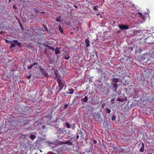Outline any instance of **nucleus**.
I'll return each instance as SVG.
<instances>
[{
    "label": "nucleus",
    "instance_id": "f257e3e1",
    "mask_svg": "<svg viewBox=\"0 0 154 154\" xmlns=\"http://www.w3.org/2000/svg\"><path fill=\"white\" fill-rule=\"evenodd\" d=\"M119 82V79L115 78H113L112 79L111 84L112 86L111 89L114 92H116L117 89V83Z\"/></svg>",
    "mask_w": 154,
    "mask_h": 154
},
{
    "label": "nucleus",
    "instance_id": "f03ea898",
    "mask_svg": "<svg viewBox=\"0 0 154 154\" xmlns=\"http://www.w3.org/2000/svg\"><path fill=\"white\" fill-rule=\"evenodd\" d=\"M57 82L58 84L59 87L58 91L60 92L63 89V88L65 85V82L63 80H58V79H57Z\"/></svg>",
    "mask_w": 154,
    "mask_h": 154
},
{
    "label": "nucleus",
    "instance_id": "7ed1b4c3",
    "mask_svg": "<svg viewBox=\"0 0 154 154\" xmlns=\"http://www.w3.org/2000/svg\"><path fill=\"white\" fill-rule=\"evenodd\" d=\"M119 28L122 30H127L129 29V26L128 25H125L123 24L119 25Z\"/></svg>",
    "mask_w": 154,
    "mask_h": 154
},
{
    "label": "nucleus",
    "instance_id": "20e7f679",
    "mask_svg": "<svg viewBox=\"0 0 154 154\" xmlns=\"http://www.w3.org/2000/svg\"><path fill=\"white\" fill-rule=\"evenodd\" d=\"M42 73L46 77H48L49 76L48 74L46 71L44 69H40Z\"/></svg>",
    "mask_w": 154,
    "mask_h": 154
},
{
    "label": "nucleus",
    "instance_id": "39448f33",
    "mask_svg": "<svg viewBox=\"0 0 154 154\" xmlns=\"http://www.w3.org/2000/svg\"><path fill=\"white\" fill-rule=\"evenodd\" d=\"M61 143L60 144H66L70 146L72 144V142L69 140H68L66 142H61Z\"/></svg>",
    "mask_w": 154,
    "mask_h": 154
},
{
    "label": "nucleus",
    "instance_id": "423d86ee",
    "mask_svg": "<svg viewBox=\"0 0 154 154\" xmlns=\"http://www.w3.org/2000/svg\"><path fill=\"white\" fill-rule=\"evenodd\" d=\"M54 74L55 75V79L57 80V79H58V80H60V75L57 73L56 72H54Z\"/></svg>",
    "mask_w": 154,
    "mask_h": 154
},
{
    "label": "nucleus",
    "instance_id": "0eeeda50",
    "mask_svg": "<svg viewBox=\"0 0 154 154\" xmlns=\"http://www.w3.org/2000/svg\"><path fill=\"white\" fill-rule=\"evenodd\" d=\"M38 63L37 62H35L33 63L32 65L30 66H29L27 67L28 69H31L34 66L38 64Z\"/></svg>",
    "mask_w": 154,
    "mask_h": 154
},
{
    "label": "nucleus",
    "instance_id": "6e6552de",
    "mask_svg": "<svg viewBox=\"0 0 154 154\" xmlns=\"http://www.w3.org/2000/svg\"><path fill=\"white\" fill-rule=\"evenodd\" d=\"M85 42L86 43V46L87 47H88L90 46V45L89 44V40H88V38L86 39V40H85Z\"/></svg>",
    "mask_w": 154,
    "mask_h": 154
},
{
    "label": "nucleus",
    "instance_id": "1a4fd4ad",
    "mask_svg": "<svg viewBox=\"0 0 154 154\" xmlns=\"http://www.w3.org/2000/svg\"><path fill=\"white\" fill-rule=\"evenodd\" d=\"M142 146L140 149V152H143L144 150V145L143 143H142Z\"/></svg>",
    "mask_w": 154,
    "mask_h": 154
},
{
    "label": "nucleus",
    "instance_id": "9d476101",
    "mask_svg": "<svg viewBox=\"0 0 154 154\" xmlns=\"http://www.w3.org/2000/svg\"><path fill=\"white\" fill-rule=\"evenodd\" d=\"M13 42L14 43L16 44V45L18 46H20L21 45V43L20 42H18L17 40H14Z\"/></svg>",
    "mask_w": 154,
    "mask_h": 154
},
{
    "label": "nucleus",
    "instance_id": "9b49d317",
    "mask_svg": "<svg viewBox=\"0 0 154 154\" xmlns=\"http://www.w3.org/2000/svg\"><path fill=\"white\" fill-rule=\"evenodd\" d=\"M55 51V53L56 54H58L59 53H60V49L57 47L56 48Z\"/></svg>",
    "mask_w": 154,
    "mask_h": 154
},
{
    "label": "nucleus",
    "instance_id": "f8f14e48",
    "mask_svg": "<svg viewBox=\"0 0 154 154\" xmlns=\"http://www.w3.org/2000/svg\"><path fill=\"white\" fill-rule=\"evenodd\" d=\"M36 136L34 135H31L30 136V138L32 140H33L36 137Z\"/></svg>",
    "mask_w": 154,
    "mask_h": 154
},
{
    "label": "nucleus",
    "instance_id": "ddd939ff",
    "mask_svg": "<svg viewBox=\"0 0 154 154\" xmlns=\"http://www.w3.org/2000/svg\"><path fill=\"white\" fill-rule=\"evenodd\" d=\"M46 46L47 47L48 49H51L53 51L54 50V48L52 46H49L48 45H46Z\"/></svg>",
    "mask_w": 154,
    "mask_h": 154
},
{
    "label": "nucleus",
    "instance_id": "4468645a",
    "mask_svg": "<svg viewBox=\"0 0 154 154\" xmlns=\"http://www.w3.org/2000/svg\"><path fill=\"white\" fill-rule=\"evenodd\" d=\"M137 14H139L140 15V17H141V18L142 20H144V18L143 17V15L142 14L141 12H138L137 13Z\"/></svg>",
    "mask_w": 154,
    "mask_h": 154
},
{
    "label": "nucleus",
    "instance_id": "2eb2a0df",
    "mask_svg": "<svg viewBox=\"0 0 154 154\" xmlns=\"http://www.w3.org/2000/svg\"><path fill=\"white\" fill-rule=\"evenodd\" d=\"M68 91L69 92V94H72L73 93L74 91L73 89H69Z\"/></svg>",
    "mask_w": 154,
    "mask_h": 154
},
{
    "label": "nucleus",
    "instance_id": "dca6fc26",
    "mask_svg": "<svg viewBox=\"0 0 154 154\" xmlns=\"http://www.w3.org/2000/svg\"><path fill=\"white\" fill-rule=\"evenodd\" d=\"M58 28L60 32L62 33H63V31L61 26H58Z\"/></svg>",
    "mask_w": 154,
    "mask_h": 154
},
{
    "label": "nucleus",
    "instance_id": "f3484780",
    "mask_svg": "<svg viewBox=\"0 0 154 154\" xmlns=\"http://www.w3.org/2000/svg\"><path fill=\"white\" fill-rule=\"evenodd\" d=\"M105 110L106 111V112L107 113H110L111 111V110L108 108H106Z\"/></svg>",
    "mask_w": 154,
    "mask_h": 154
},
{
    "label": "nucleus",
    "instance_id": "a211bd4d",
    "mask_svg": "<svg viewBox=\"0 0 154 154\" xmlns=\"http://www.w3.org/2000/svg\"><path fill=\"white\" fill-rule=\"evenodd\" d=\"M88 100V97L87 96H85L83 99V102H86Z\"/></svg>",
    "mask_w": 154,
    "mask_h": 154
},
{
    "label": "nucleus",
    "instance_id": "6ab92c4d",
    "mask_svg": "<svg viewBox=\"0 0 154 154\" xmlns=\"http://www.w3.org/2000/svg\"><path fill=\"white\" fill-rule=\"evenodd\" d=\"M10 43L11 44V45L10 46L11 48H12L15 47V45L12 42H10Z\"/></svg>",
    "mask_w": 154,
    "mask_h": 154
},
{
    "label": "nucleus",
    "instance_id": "aec40b11",
    "mask_svg": "<svg viewBox=\"0 0 154 154\" xmlns=\"http://www.w3.org/2000/svg\"><path fill=\"white\" fill-rule=\"evenodd\" d=\"M65 124V125H66V127L67 128H69L71 127V126L69 123L67 122H66Z\"/></svg>",
    "mask_w": 154,
    "mask_h": 154
},
{
    "label": "nucleus",
    "instance_id": "412c9836",
    "mask_svg": "<svg viewBox=\"0 0 154 154\" xmlns=\"http://www.w3.org/2000/svg\"><path fill=\"white\" fill-rule=\"evenodd\" d=\"M98 7V5H96L94 7L93 10L95 11H97L98 10L97 8Z\"/></svg>",
    "mask_w": 154,
    "mask_h": 154
},
{
    "label": "nucleus",
    "instance_id": "4be33fe9",
    "mask_svg": "<svg viewBox=\"0 0 154 154\" xmlns=\"http://www.w3.org/2000/svg\"><path fill=\"white\" fill-rule=\"evenodd\" d=\"M61 16H59L57 17V18H59V19L57 18L56 19V21L58 22H60V21L59 19H60L61 18Z\"/></svg>",
    "mask_w": 154,
    "mask_h": 154
},
{
    "label": "nucleus",
    "instance_id": "5701e85b",
    "mask_svg": "<svg viewBox=\"0 0 154 154\" xmlns=\"http://www.w3.org/2000/svg\"><path fill=\"white\" fill-rule=\"evenodd\" d=\"M80 97L78 96H76L75 97L74 99V101H75L78 99Z\"/></svg>",
    "mask_w": 154,
    "mask_h": 154
},
{
    "label": "nucleus",
    "instance_id": "b1692460",
    "mask_svg": "<svg viewBox=\"0 0 154 154\" xmlns=\"http://www.w3.org/2000/svg\"><path fill=\"white\" fill-rule=\"evenodd\" d=\"M116 117L115 116H112V120L113 121H115L116 120Z\"/></svg>",
    "mask_w": 154,
    "mask_h": 154
},
{
    "label": "nucleus",
    "instance_id": "393cba45",
    "mask_svg": "<svg viewBox=\"0 0 154 154\" xmlns=\"http://www.w3.org/2000/svg\"><path fill=\"white\" fill-rule=\"evenodd\" d=\"M62 94H63V95H64L65 96H67L66 94H69V92L66 91L64 93H62Z\"/></svg>",
    "mask_w": 154,
    "mask_h": 154
},
{
    "label": "nucleus",
    "instance_id": "a878e982",
    "mask_svg": "<svg viewBox=\"0 0 154 154\" xmlns=\"http://www.w3.org/2000/svg\"><path fill=\"white\" fill-rule=\"evenodd\" d=\"M34 11H35L36 12H39V10H38V9H37V8H34Z\"/></svg>",
    "mask_w": 154,
    "mask_h": 154
},
{
    "label": "nucleus",
    "instance_id": "bb28decb",
    "mask_svg": "<svg viewBox=\"0 0 154 154\" xmlns=\"http://www.w3.org/2000/svg\"><path fill=\"white\" fill-rule=\"evenodd\" d=\"M74 29L75 30H76V31L78 30L79 29V28L77 26H75V27L74 28Z\"/></svg>",
    "mask_w": 154,
    "mask_h": 154
},
{
    "label": "nucleus",
    "instance_id": "cd10ccee",
    "mask_svg": "<svg viewBox=\"0 0 154 154\" xmlns=\"http://www.w3.org/2000/svg\"><path fill=\"white\" fill-rule=\"evenodd\" d=\"M43 26H44V27L45 28V30L46 31H48V28L46 27V26L45 25H44Z\"/></svg>",
    "mask_w": 154,
    "mask_h": 154
},
{
    "label": "nucleus",
    "instance_id": "c85d7f7f",
    "mask_svg": "<svg viewBox=\"0 0 154 154\" xmlns=\"http://www.w3.org/2000/svg\"><path fill=\"white\" fill-rule=\"evenodd\" d=\"M64 108L66 109L67 108V106H68V104H64Z\"/></svg>",
    "mask_w": 154,
    "mask_h": 154
},
{
    "label": "nucleus",
    "instance_id": "c756f323",
    "mask_svg": "<svg viewBox=\"0 0 154 154\" xmlns=\"http://www.w3.org/2000/svg\"><path fill=\"white\" fill-rule=\"evenodd\" d=\"M31 16H32V17L30 18L31 19H33L34 18H35V16L33 14H32Z\"/></svg>",
    "mask_w": 154,
    "mask_h": 154
},
{
    "label": "nucleus",
    "instance_id": "7c9ffc66",
    "mask_svg": "<svg viewBox=\"0 0 154 154\" xmlns=\"http://www.w3.org/2000/svg\"><path fill=\"white\" fill-rule=\"evenodd\" d=\"M69 56L68 57H64V59H65L68 60L69 59Z\"/></svg>",
    "mask_w": 154,
    "mask_h": 154
},
{
    "label": "nucleus",
    "instance_id": "2f4dec72",
    "mask_svg": "<svg viewBox=\"0 0 154 154\" xmlns=\"http://www.w3.org/2000/svg\"><path fill=\"white\" fill-rule=\"evenodd\" d=\"M31 75H28L26 76V78L28 79H30L31 78Z\"/></svg>",
    "mask_w": 154,
    "mask_h": 154
},
{
    "label": "nucleus",
    "instance_id": "473e14b6",
    "mask_svg": "<svg viewBox=\"0 0 154 154\" xmlns=\"http://www.w3.org/2000/svg\"><path fill=\"white\" fill-rule=\"evenodd\" d=\"M122 99H121L120 98H118V100L120 101H122Z\"/></svg>",
    "mask_w": 154,
    "mask_h": 154
},
{
    "label": "nucleus",
    "instance_id": "72a5a7b5",
    "mask_svg": "<svg viewBox=\"0 0 154 154\" xmlns=\"http://www.w3.org/2000/svg\"><path fill=\"white\" fill-rule=\"evenodd\" d=\"M53 112V110L52 109H51V114L50 115V116H51V114H52V112ZM49 116H48V117Z\"/></svg>",
    "mask_w": 154,
    "mask_h": 154
},
{
    "label": "nucleus",
    "instance_id": "f704fd0d",
    "mask_svg": "<svg viewBox=\"0 0 154 154\" xmlns=\"http://www.w3.org/2000/svg\"><path fill=\"white\" fill-rule=\"evenodd\" d=\"M13 8H14L15 9H17V7H16V5H14V6H13Z\"/></svg>",
    "mask_w": 154,
    "mask_h": 154
},
{
    "label": "nucleus",
    "instance_id": "c9c22d12",
    "mask_svg": "<svg viewBox=\"0 0 154 154\" xmlns=\"http://www.w3.org/2000/svg\"><path fill=\"white\" fill-rule=\"evenodd\" d=\"M93 143H94V144H95L96 143H97V141L95 140H93Z\"/></svg>",
    "mask_w": 154,
    "mask_h": 154
},
{
    "label": "nucleus",
    "instance_id": "e433bc0d",
    "mask_svg": "<svg viewBox=\"0 0 154 154\" xmlns=\"http://www.w3.org/2000/svg\"><path fill=\"white\" fill-rule=\"evenodd\" d=\"M5 42L7 43H10L9 42L10 41L7 40H5Z\"/></svg>",
    "mask_w": 154,
    "mask_h": 154
},
{
    "label": "nucleus",
    "instance_id": "4c0bfd02",
    "mask_svg": "<svg viewBox=\"0 0 154 154\" xmlns=\"http://www.w3.org/2000/svg\"><path fill=\"white\" fill-rule=\"evenodd\" d=\"M20 26H21V27L23 29V28L22 25L20 23Z\"/></svg>",
    "mask_w": 154,
    "mask_h": 154
},
{
    "label": "nucleus",
    "instance_id": "58836bf2",
    "mask_svg": "<svg viewBox=\"0 0 154 154\" xmlns=\"http://www.w3.org/2000/svg\"><path fill=\"white\" fill-rule=\"evenodd\" d=\"M76 138H77V139H78V138H79V136L78 135L77 136Z\"/></svg>",
    "mask_w": 154,
    "mask_h": 154
},
{
    "label": "nucleus",
    "instance_id": "ea45409f",
    "mask_svg": "<svg viewBox=\"0 0 154 154\" xmlns=\"http://www.w3.org/2000/svg\"><path fill=\"white\" fill-rule=\"evenodd\" d=\"M100 13H98V14H97V16H99V15H100Z\"/></svg>",
    "mask_w": 154,
    "mask_h": 154
},
{
    "label": "nucleus",
    "instance_id": "a19ab883",
    "mask_svg": "<svg viewBox=\"0 0 154 154\" xmlns=\"http://www.w3.org/2000/svg\"><path fill=\"white\" fill-rule=\"evenodd\" d=\"M2 32H2V31H1V32H0V33H2Z\"/></svg>",
    "mask_w": 154,
    "mask_h": 154
},
{
    "label": "nucleus",
    "instance_id": "79ce46f5",
    "mask_svg": "<svg viewBox=\"0 0 154 154\" xmlns=\"http://www.w3.org/2000/svg\"><path fill=\"white\" fill-rule=\"evenodd\" d=\"M9 2H11V0H8Z\"/></svg>",
    "mask_w": 154,
    "mask_h": 154
},
{
    "label": "nucleus",
    "instance_id": "37998d69",
    "mask_svg": "<svg viewBox=\"0 0 154 154\" xmlns=\"http://www.w3.org/2000/svg\"><path fill=\"white\" fill-rule=\"evenodd\" d=\"M74 6L75 8H77V6L75 5H74Z\"/></svg>",
    "mask_w": 154,
    "mask_h": 154
},
{
    "label": "nucleus",
    "instance_id": "c03bdc74",
    "mask_svg": "<svg viewBox=\"0 0 154 154\" xmlns=\"http://www.w3.org/2000/svg\"><path fill=\"white\" fill-rule=\"evenodd\" d=\"M114 100L113 99H112L111 100V101H113Z\"/></svg>",
    "mask_w": 154,
    "mask_h": 154
},
{
    "label": "nucleus",
    "instance_id": "a18cd8bd",
    "mask_svg": "<svg viewBox=\"0 0 154 154\" xmlns=\"http://www.w3.org/2000/svg\"><path fill=\"white\" fill-rule=\"evenodd\" d=\"M154 46V42L153 43Z\"/></svg>",
    "mask_w": 154,
    "mask_h": 154
},
{
    "label": "nucleus",
    "instance_id": "49530a36",
    "mask_svg": "<svg viewBox=\"0 0 154 154\" xmlns=\"http://www.w3.org/2000/svg\"><path fill=\"white\" fill-rule=\"evenodd\" d=\"M151 154V153H150V154Z\"/></svg>",
    "mask_w": 154,
    "mask_h": 154
}]
</instances>
